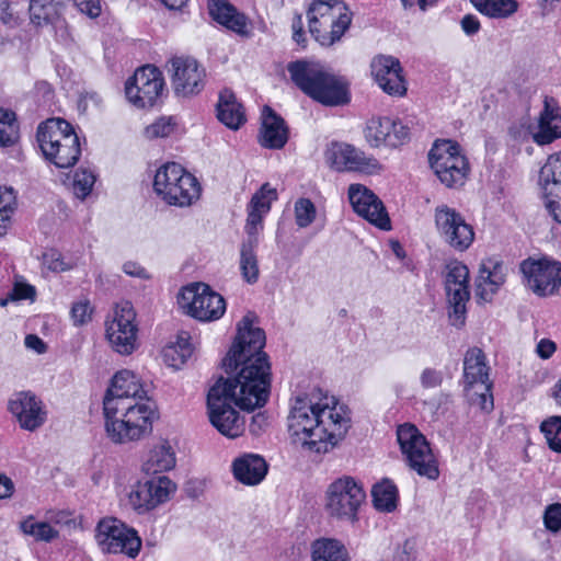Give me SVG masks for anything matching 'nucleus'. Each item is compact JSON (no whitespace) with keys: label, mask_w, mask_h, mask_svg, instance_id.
<instances>
[{"label":"nucleus","mask_w":561,"mask_h":561,"mask_svg":"<svg viewBox=\"0 0 561 561\" xmlns=\"http://www.w3.org/2000/svg\"><path fill=\"white\" fill-rule=\"evenodd\" d=\"M255 319L253 312H248L238 322L237 336L222 359L228 378L217 381L230 388L232 396H238V407L247 411L262 408L271 391V364L263 352L265 333L253 327Z\"/></svg>","instance_id":"nucleus-1"},{"label":"nucleus","mask_w":561,"mask_h":561,"mask_svg":"<svg viewBox=\"0 0 561 561\" xmlns=\"http://www.w3.org/2000/svg\"><path fill=\"white\" fill-rule=\"evenodd\" d=\"M313 402L308 397L294 399L288 415V432L293 442L316 453H327L347 433L351 417L334 399Z\"/></svg>","instance_id":"nucleus-2"},{"label":"nucleus","mask_w":561,"mask_h":561,"mask_svg":"<svg viewBox=\"0 0 561 561\" xmlns=\"http://www.w3.org/2000/svg\"><path fill=\"white\" fill-rule=\"evenodd\" d=\"M287 70L304 93L324 105H342L350 100L343 79L319 62L297 60L288 64Z\"/></svg>","instance_id":"nucleus-3"},{"label":"nucleus","mask_w":561,"mask_h":561,"mask_svg":"<svg viewBox=\"0 0 561 561\" xmlns=\"http://www.w3.org/2000/svg\"><path fill=\"white\" fill-rule=\"evenodd\" d=\"M103 410L106 434L115 444L138 440L151 428L154 407L147 398L114 403L110 401Z\"/></svg>","instance_id":"nucleus-4"},{"label":"nucleus","mask_w":561,"mask_h":561,"mask_svg":"<svg viewBox=\"0 0 561 561\" xmlns=\"http://www.w3.org/2000/svg\"><path fill=\"white\" fill-rule=\"evenodd\" d=\"M37 142L47 160L58 168L72 167L81 149L72 126L61 118H49L37 128Z\"/></svg>","instance_id":"nucleus-5"},{"label":"nucleus","mask_w":561,"mask_h":561,"mask_svg":"<svg viewBox=\"0 0 561 561\" xmlns=\"http://www.w3.org/2000/svg\"><path fill=\"white\" fill-rule=\"evenodd\" d=\"M309 31L322 46L340 41L350 27L352 14L341 0H316L308 10Z\"/></svg>","instance_id":"nucleus-6"},{"label":"nucleus","mask_w":561,"mask_h":561,"mask_svg":"<svg viewBox=\"0 0 561 561\" xmlns=\"http://www.w3.org/2000/svg\"><path fill=\"white\" fill-rule=\"evenodd\" d=\"M153 188L168 204L188 206L199 195L196 179L175 162H170L158 169L154 175Z\"/></svg>","instance_id":"nucleus-7"},{"label":"nucleus","mask_w":561,"mask_h":561,"mask_svg":"<svg viewBox=\"0 0 561 561\" xmlns=\"http://www.w3.org/2000/svg\"><path fill=\"white\" fill-rule=\"evenodd\" d=\"M397 439L410 469L430 480L438 479L439 469L437 459L426 437L415 425L405 423L398 426Z\"/></svg>","instance_id":"nucleus-8"},{"label":"nucleus","mask_w":561,"mask_h":561,"mask_svg":"<svg viewBox=\"0 0 561 561\" xmlns=\"http://www.w3.org/2000/svg\"><path fill=\"white\" fill-rule=\"evenodd\" d=\"M366 493L353 477L343 476L329 484L325 492L327 514L336 520L354 524L358 510L365 502Z\"/></svg>","instance_id":"nucleus-9"},{"label":"nucleus","mask_w":561,"mask_h":561,"mask_svg":"<svg viewBox=\"0 0 561 561\" xmlns=\"http://www.w3.org/2000/svg\"><path fill=\"white\" fill-rule=\"evenodd\" d=\"M222 387L221 382H216L207 394V409L209 421L217 431L229 437L236 438L242 435L244 431V420L232 407H238V396Z\"/></svg>","instance_id":"nucleus-10"},{"label":"nucleus","mask_w":561,"mask_h":561,"mask_svg":"<svg viewBox=\"0 0 561 561\" xmlns=\"http://www.w3.org/2000/svg\"><path fill=\"white\" fill-rule=\"evenodd\" d=\"M428 162L438 180L447 187L465 183L469 164L457 142L449 139L436 140L428 152Z\"/></svg>","instance_id":"nucleus-11"},{"label":"nucleus","mask_w":561,"mask_h":561,"mask_svg":"<svg viewBox=\"0 0 561 561\" xmlns=\"http://www.w3.org/2000/svg\"><path fill=\"white\" fill-rule=\"evenodd\" d=\"M491 388L483 352L478 347L470 348L463 359V389L468 400L490 412L494 407Z\"/></svg>","instance_id":"nucleus-12"},{"label":"nucleus","mask_w":561,"mask_h":561,"mask_svg":"<svg viewBox=\"0 0 561 561\" xmlns=\"http://www.w3.org/2000/svg\"><path fill=\"white\" fill-rule=\"evenodd\" d=\"M95 540L105 553H123L136 558L141 548L138 533L115 517L101 519L95 528Z\"/></svg>","instance_id":"nucleus-13"},{"label":"nucleus","mask_w":561,"mask_h":561,"mask_svg":"<svg viewBox=\"0 0 561 561\" xmlns=\"http://www.w3.org/2000/svg\"><path fill=\"white\" fill-rule=\"evenodd\" d=\"M444 287L450 323L460 328L465 324L470 299L469 270L462 262L454 260L446 264Z\"/></svg>","instance_id":"nucleus-14"},{"label":"nucleus","mask_w":561,"mask_h":561,"mask_svg":"<svg viewBox=\"0 0 561 561\" xmlns=\"http://www.w3.org/2000/svg\"><path fill=\"white\" fill-rule=\"evenodd\" d=\"M179 304L190 316L205 322L220 319L226 311L224 297L203 283L185 286Z\"/></svg>","instance_id":"nucleus-15"},{"label":"nucleus","mask_w":561,"mask_h":561,"mask_svg":"<svg viewBox=\"0 0 561 561\" xmlns=\"http://www.w3.org/2000/svg\"><path fill=\"white\" fill-rule=\"evenodd\" d=\"M136 312L130 302L117 306L114 316L105 323V335L112 348L121 355H129L137 347Z\"/></svg>","instance_id":"nucleus-16"},{"label":"nucleus","mask_w":561,"mask_h":561,"mask_svg":"<svg viewBox=\"0 0 561 561\" xmlns=\"http://www.w3.org/2000/svg\"><path fill=\"white\" fill-rule=\"evenodd\" d=\"M176 491V484L165 476L138 482L128 493V505L138 514H146L168 502Z\"/></svg>","instance_id":"nucleus-17"},{"label":"nucleus","mask_w":561,"mask_h":561,"mask_svg":"<svg viewBox=\"0 0 561 561\" xmlns=\"http://www.w3.org/2000/svg\"><path fill=\"white\" fill-rule=\"evenodd\" d=\"M526 287L540 297L554 294L561 285V264L548 259L525 260L520 264Z\"/></svg>","instance_id":"nucleus-18"},{"label":"nucleus","mask_w":561,"mask_h":561,"mask_svg":"<svg viewBox=\"0 0 561 561\" xmlns=\"http://www.w3.org/2000/svg\"><path fill=\"white\" fill-rule=\"evenodd\" d=\"M164 80L158 68L147 65L137 69L125 85L126 98L137 107L152 106L161 95Z\"/></svg>","instance_id":"nucleus-19"},{"label":"nucleus","mask_w":561,"mask_h":561,"mask_svg":"<svg viewBox=\"0 0 561 561\" xmlns=\"http://www.w3.org/2000/svg\"><path fill=\"white\" fill-rule=\"evenodd\" d=\"M435 222L442 239L454 250L463 252L474 240V231L461 214L448 206L436 208Z\"/></svg>","instance_id":"nucleus-20"},{"label":"nucleus","mask_w":561,"mask_h":561,"mask_svg":"<svg viewBox=\"0 0 561 561\" xmlns=\"http://www.w3.org/2000/svg\"><path fill=\"white\" fill-rule=\"evenodd\" d=\"M324 158L327 163L339 172L375 173L381 169L377 159L345 142H331L325 149Z\"/></svg>","instance_id":"nucleus-21"},{"label":"nucleus","mask_w":561,"mask_h":561,"mask_svg":"<svg viewBox=\"0 0 561 561\" xmlns=\"http://www.w3.org/2000/svg\"><path fill=\"white\" fill-rule=\"evenodd\" d=\"M171 84L178 96L198 94L205 84V69L191 57H173L168 62Z\"/></svg>","instance_id":"nucleus-22"},{"label":"nucleus","mask_w":561,"mask_h":561,"mask_svg":"<svg viewBox=\"0 0 561 561\" xmlns=\"http://www.w3.org/2000/svg\"><path fill=\"white\" fill-rule=\"evenodd\" d=\"M365 140L370 147H398L409 138V128L390 117H371L364 129Z\"/></svg>","instance_id":"nucleus-23"},{"label":"nucleus","mask_w":561,"mask_h":561,"mask_svg":"<svg viewBox=\"0 0 561 561\" xmlns=\"http://www.w3.org/2000/svg\"><path fill=\"white\" fill-rule=\"evenodd\" d=\"M8 410L15 416L21 428L33 432L41 427L47 417L43 402L30 391H20L10 398Z\"/></svg>","instance_id":"nucleus-24"},{"label":"nucleus","mask_w":561,"mask_h":561,"mask_svg":"<svg viewBox=\"0 0 561 561\" xmlns=\"http://www.w3.org/2000/svg\"><path fill=\"white\" fill-rule=\"evenodd\" d=\"M348 198L353 209L360 217L380 229H390V219L383 204L371 191L363 185L352 184L348 188Z\"/></svg>","instance_id":"nucleus-25"},{"label":"nucleus","mask_w":561,"mask_h":561,"mask_svg":"<svg viewBox=\"0 0 561 561\" xmlns=\"http://www.w3.org/2000/svg\"><path fill=\"white\" fill-rule=\"evenodd\" d=\"M371 73L379 87L390 95H403L407 91L402 67L398 58L378 56L371 61Z\"/></svg>","instance_id":"nucleus-26"},{"label":"nucleus","mask_w":561,"mask_h":561,"mask_svg":"<svg viewBox=\"0 0 561 561\" xmlns=\"http://www.w3.org/2000/svg\"><path fill=\"white\" fill-rule=\"evenodd\" d=\"M147 392L140 379L130 370L124 369L116 373L112 379L103 400V408H107L110 401H136L146 399Z\"/></svg>","instance_id":"nucleus-27"},{"label":"nucleus","mask_w":561,"mask_h":561,"mask_svg":"<svg viewBox=\"0 0 561 561\" xmlns=\"http://www.w3.org/2000/svg\"><path fill=\"white\" fill-rule=\"evenodd\" d=\"M558 138H561V108L553 98L546 96L533 139L537 145L543 146Z\"/></svg>","instance_id":"nucleus-28"},{"label":"nucleus","mask_w":561,"mask_h":561,"mask_svg":"<svg viewBox=\"0 0 561 561\" xmlns=\"http://www.w3.org/2000/svg\"><path fill=\"white\" fill-rule=\"evenodd\" d=\"M287 140L288 128L284 119L271 107L265 106L262 111L261 146L268 149H282Z\"/></svg>","instance_id":"nucleus-29"},{"label":"nucleus","mask_w":561,"mask_h":561,"mask_svg":"<svg viewBox=\"0 0 561 561\" xmlns=\"http://www.w3.org/2000/svg\"><path fill=\"white\" fill-rule=\"evenodd\" d=\"M504 282L505 273L502 263L493 260L483 262L476 279L477 296L483 301L491 300Z\"/></svg>","instance_id":"nucleus-30"},{"label":"nucleus","mask_w":561,"mask_h":561,"mask_svg":"<svg viewBox=\"0 0 561 561\" xmlns=\"http://www.w3.org/2000/svg\"><path fill=\"white\" fill-rule=\"evenodd\" d=\"M209 15L217 23L228 30L244 35L247 34L248 20L228 0H208Z\"/></svg>","instance_id":"nucleus-31"},{"label":"nucleus","mask_w":561,"mask_h":561,"mask_svg":"<svg viewBox=\"0 0 561 561\" xmlns=\"http://www.w3.org/2000/svg\"><path fill=\"white\" fill-rule=\"evenodd\" d=\"M234 478L247 485L259 484L267 473V465L259 455L248 454L237 458L232 463Z\"/></svg>","instance_id":"nucleus-32"},{"label":"nucleus","mask_w":561,"mask_h":561,"mask_svg":"<svg viewBox=\"0 0 561 561\" xmlns=\"http://www.w3.org/2000/svg\"><path fill=\"white\" fill-rule=\"evenodd\" d=\"M217 117L228 128L237 130L245 122L242 105L230 90H224L217 104Z\"/></svg>","instance_id":"nucleus-33"},{"label":"nucleus","mask_w":561,"mask_h":561,"mask_svg":"<svg viewBox=\"0 0 561 561\" xmlns=\"http://www.w3.org/2000/svg\"><path fill=\"white\" fill-rule=\"evenodd\" d=\"M539 185L543 196L561 194V151L550 154L539 172Z\"/></svg>","instance_id":"nucleus-34"},{"label":"nucleus","mask_w":561,"mask_h":561,"mask_svg":"<svg viewBox=\"0 0 561 561\" xmlns=\"http://www.w3.org/2000/svg\"><path fill=\"white\" fill-rule=\"evenodd\" d=\"M175 466V454L172 447L163 442L150 449L144 465L142 470L147 474H157L171 470Z\"/></svg>","instance_id":"nucleus-35"},{"label":"nucleus","mask_w":561,"mask_h":561,"mask_svg":"<svg viewBox=\"0 0 561 561\" xmlns=\"http://www.w3.org/2000/svg\"><path fill=\"white\" fill-rule=\"evenodd\" d=\"M311 561H350V554L340 540L320 538L311 545Z\"/></svg>","instance_id":"nucleus-36"},{"label":"nucleus","mask_w":561,"mask_h":561,"mask_svg":"<svg viewBox=\"0 0 561 561\" xmlns=\"http://www.w3.org/2000/svg\"><path fill=\"white\" fill-rule=\"evenodd\" d=\"M193 354V346L190 342V335L187 332H181L176 336L175 342H171L162 350V357L164 363L179 369Z\"/></svg>","instance_id":"nucleus-37"},{"label":"nucleus","mask_w":561,"mask_h":561,"mask_svg":"<svg viewBox=\"0 0 561 561\" xmlns=\"http://www.w3.org/2000/svg\"><path fill=\"white\" fill-rule=\"evenodd\" d=\"M256 247L255 240H252L242 242L240 248V271L242 278L248 284H255L260 276L259 261L255 253Z\"/></svg>","instance_id":"nucleus-38"},{"label":"nucleus","mask_w":561,"mask_h":561,"mask_svg":"<svg viewBox=\"0 0 561 561\" xmlns=\"http://www.w3.org/2000/svg\"><path fill=\"white\" fill-rule=\"evenodd\" d=\"M482 14L492 19H506L518 10L516 0H470Z\"/></svg>","instance_id":"nucleus-39"},{"label":"nucleus","mask_w":561,"mask_h":561,"mask_svg":"<svg viewBox=\"0 0 561 561\" xmlns=\"http://www.w3.org/2000/svg\"><path fill=\"white\" fill-rule=\"evenodd\" d=\"M371 495L374 505L378 511L390 513L396 510L398 490L390 480H383L374 485Z\"/></svg>","instance_id":"nucleus-40"},{"label":"nucleus","mask_w":561,"mask_h":561,"mask_svg":"<svg viewBox=\"0 0 561 561\" xmlns=\"http://www.w3.org/2000/svg\"><path fill=\"white\" fill-rule=\"evenodd\" d=\"M20 529L24 535L32 536L37 541L50 542L56 539L59 531L49 524V522H36L33 516H28L20 523Z\"/></svg>","instance_id":"nucleus-41"},{"label":"nucleus","mask_w":561,"mask_h":561,"mask_svg":"<svg viewBox=\"0 0 561 561\" xmlns=\"http://www.w3.org/2000/svg\"><path fill=\"white\" fill-rule=\"evenodd\" d=\"M64 0H31L30 14L32 21L41 25L51 22L59 14Z\"/></svg>","instance_id":"nucleus-42"},{"label":"nucleus","mask_w":561,"mask_h":561,"mask_svg":"<svg viewBox=\"0 0 561 561\" xmlns=\"http://www.w3.org/2000/svg\"><path fill=\"white\" fill-rule=\"evenodd\" d=\"M95 181L96 175L93 170L90 168H79L72 174L69 185L73 195L83 201L92 192Z\"/></svg>","instance_id":"nucleus-43"},{"label":"nucleus","mask_w":561,"mask_h":561,"mask_svg":"<svg viewBox=\"0 0 561 561\" xmlns=\"http://www.w3.org/2000/svg\"><path fill=\"white\" fill-rule=\"evenodd\" d=\"M19 135L15 115L13 112L0 108V146L13 145Z\"/></svg>","instance_id":"nucleus-44"},{"label":"nucleus","mask_w":561,"mask_h":561,"mask_svg":"<svg viewBox=\"0 0 561 561\" xmlns=\"http://www.w3.org/2000/svg\"><path fill=\"white\" fill-rule=\"evenodd\" d=\"M549 447L561 453V416H551L540 425Z\"/></svg>","instance_id":"nucleus-45"},{"label":"nucleus","mask_w":561,"mask_h":561,"mask_svg":"<svg viewBox=\"0 0 561 561\" xmlns=\"http://www.w3.org/2000/svg\"><path fill=\"white\" fill-rule=\"evenodd\" d=\"M275 198L276 191L266 183L252 196L248 209L266 215L271 209V202Z\"/></svg>","instance_id":"nucleus-46"},{"label":"nucleus","mask_w":561,"mask_h":561,"mask_svg":"<svg viewBox=\"0 0 561 561\" xmlns=\"http://www.w3.org/2000/svg\"><path fill=\"white\" fill-rule=\"evenodd\" d=\"M317 209L309 198H299L295 203V220L298 227L306 228L316 219Z\"/></svg>","instance_id":"nucleus-47"},{"label":"nucleus","mask_w":561,"mask_h":561,"mask_svg":"<svg viewBox=\"0 0 561 561\" xmlns=\"http://www.w3.org/2000/svg\"><path fill=\"white\" fill-rule=\"evenodd\" d=\"M15 204V193L12 187H0V237L5 233V221L9 220L13 205Z\"/></svg>","instance_id":"nucleus-48"},{"label":"nucleus","mask_w":561,"mask_h":561,"mask_svg":"<svg viewBox=\"0 0 561 561\" xmlns=\"http://www.w3.org/2000/svg\"><path fill=\"white\" fill-rule=\"evenodd\" d=\"M175 128V123L171 117H160L151 125L145 128L147 139L164 138L170 136Z\"/></svg>","instance_id":"nucleus-49"},{"label":"nucleus","mask_w":561,"mask_h":561,"mask_svg":"<svg viewBox=\"0 0 561 561\" xmlns=\"http://www.w3.org/2000/svg\"><path fill=\"white\" fill-rule=\"evenodd\" d=\"M543 525L550 533L557 534L561 530V503L548 505L543 512Z\"/></svg>","instance_id":"nucleus-50"},{"label":"nucleus","mask_w":561,"mask_h":561,"mask_svg":"<svg viewBox=\"0 0 561 561\" xmlns=\"http://www.w3.org/2000/svg\"><path fill=\"white\" fill-rule=\"evenodd\" d=\"M265 215L255 213L248 209V218L245 224V232L248 234V239L245 241L255 240V243H259V233L263 228V217Z\"/></svg>","instance_id":"nucleus-51"},{"label":"nucleus","mask_w":561,"mask_h":561,"mask_svg":"<svg viewBox=\"0 0 561 561\" xmlns=\"http://www.w3.org/2000/svg\"><path fill=\"white\" fill-rule=\"evenodd\" d=\"M34 295H35V289L33 286H31L28 284L18 283L14 285L9 297L5 299H1L0 305L5 306L9 300H21V299L33 298Z\"/></svg>","instance_id":"nucleus-52"},{"label":"nucleus","mask_w":561,"mask_h":561,"mask_svg":"<svg viewBox=\"0 0 561 561\" xmlns=\"http://www.w3.org/2000/svg\"><path fill=\"white\" fill-rule=\"evenodd\" d=\"M92 308L89 301H79L72 306L71 316L75 324L81 325L91 320Z\"/></svg>","instance_id":"nucleus-53"},{"label":"nucleus","mask_w":561,"mask_h":561,"mask_svg":"<svg viewBox=\"0 0 561 561\" xmlns=\"http://www.w3.org/2000/svg\"><path fill=\"white\" fill-rule=\"evenodd\" d=\"M75 7L89 18H96L101 13L100 0H71Z\"/></svg>","instance_id":"nucleus-54"},{"label":"nucleus","mask_w":561,"mask_h":561,"mask_svg":"<svg viewBox=\"0 0 561 561\" xmlns=\"http://www.w3.org/2000/svg\"><path fill=\"white\" fill-rule=\"evenodd\" d=\"M423 388H436L443 382V374L433 368H425L420 376Z\"/></svg>","instance_id":"nucleus-55"},{"label":"nucleus","mask_w":561,"mask_h":561,"mask_svg":"<svg viewBox=\"0 0 561 561\" xmlns=\"http://www.w3.org/2000/svg\"><path fill=\"white\" fill-rule=\"evenodd\" d=\"M43 264L50 271L62 272L68 267L61 260V255L56 251H49L43 255Z\"/></svg>","instance_id":"nucleus-56"},{"label":"nucleus","mask_w":561,"mask_h":561,"mask_svg":"<svg viewBox=\"0 0 561 561\" xmlns=\"http://www.w3.org/2000/svg\"><path fill=\"white\" fill-rule=\"evenodd\" d=\"M545 198V205L550 215L553 217V219L561 224V194L560 197L558 195H549L543 196Z\"/></svg>","instance_id":"nucleus-57"},{"label":"nucleus","mask_w":561,"mask_h":561,"mask_svg":"<svg viewBox=\"0 0 561 561\" xmlns=\"http://www.w3.org/2000/svg\"><path fill=\"white\" fill-rule=\"evenodd\" d=\"M460 25H461V28L465 32V34L468 36H472L474 34H477L481 27L480 21L473 14H466L461 19Z\"/></svg>","instance_id":"nucleus-58"},{"label":"nucleus","mask_w":561,"mask_h":561,"mask_svg":"<svg viewBox=\"0 0 561 561\" xmlns=\"http://www.w3.org/2000/svg\"><path fill=\"white\" fill-rule=\"evenodd\" d=\"M123 271L125 274L133 277H138L142 279L149 278L147 271L136 262L128 261L124 263Z\"/></svg>","instance_id":"nucleus-59"},{"label":"nucleus","mask_w":561,"mask_h":561,"mask_svg":"<svg viewBox=\"0 0 561 561\" xmlns=\"http://www.w3.org/2000/svg\"><path fill=\"white\" fill-rule=\"evenodd\" d=\"M0 21L4 24H13L16 22L8 0H0Z\"/></svg>","instance_id":"nucleus-60"},{"label":"nucleus","mask_w":561,"mask_h":561,"mask_svg":"<svg viewBox=\"0 0 561 561\" xmlns=\"http://www.w3.org/2000/svg\"><path fill=\"white\" fill-rule=\"evenodd\" d=\"M554 351L556 344L550 340L543 339L537 345V353L543 359L549 358L554 353Z\"/></svg>","instance_id":"nucleus-61"},{"label":"nucleus","mask_w":561,"mask_h":561,"mask_svg":"<svg viewBox=\"0 0 561 561\" xmlns=\"http://www.w3.org/2000/svg\"><path fill=\"white\" fill-rule=\"evenodd\" d=\"M25 346L30 350H34L38 354H42L46 351V345L43 340L34 334H28L25 337Z\"/></svg>","instance_id":"nucleus-62"},{"label":"nucleus","mask_w":561,"mask_h":561,"mask_svg":"<svg viewBox=\"0 0 561 561\" xmlns=\"http://www.w3.org/2000/svg\"><path fill=\"white\" fill-rule=\"evenodd\" d=\"M14 485L11 479L5 476H0V500L11 496Z\"/></svg>","instance_id":"nucleus-63"},{"label":"nucleus","mask_w":561,"mask_h":561,"mask_svg":"<svg viewBox=\"0 0 561 561\" xmlns=\"http://www.w3.org/2000/svg\"><path fill=\"white\" fill-rule=\"evenodd\" d=\"M267 424V419L263 413H257L252 416V422L250 424V431L253 434H259V432Z\"/></svg>","instance_id":"nucleus-64"}]
</instances>
